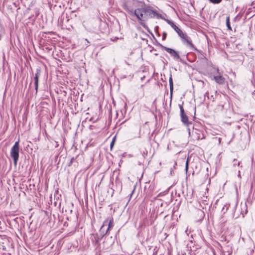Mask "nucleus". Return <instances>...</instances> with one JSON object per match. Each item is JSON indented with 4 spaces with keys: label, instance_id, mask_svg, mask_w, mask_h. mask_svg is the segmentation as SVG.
I'll use <instances>...</instances> for the list:
<instances>
[{
    "label": "nucleus",
    "instance_id": "1",
    "mask_svg": "<svg viewBox=\"0 0 255 255\" xmlns=\"http://www.w3.org/2000/svg\"><path fill=\"white\" fill-rule=\"evenodd\" d=\"M134 14L137 18L140 21V24L145 27L144 21L150 18L157 17L163 19L161 14H158L156 10L149 6L144 5L134 10Z\"/></svg>",
    "mask_w": 255,
    "mask_h": 255
},
{
    "label": "nucleus",
    "instance_id": "2",
    "mask_svg": "<svg viewBox=\"0 0 255 255\" xmlns=\"http://www.w3.org/2000/svg\"><path fill=\"white\" fill-rule=\"evenodd\" d=\"M163 19L168 23L178 33L179 36L184 39V41L187 42L188 46H193V45L191 43V39L185 33H184L174 23V22L168 19H166L165 18H163Z\"/></svg>",
    "mask_w": 255,
    "mask_h": 255
},
{
    "label": "nucleus",
    "instance_id": "3",
    "mask_svg": "<svg viewBox=\"0 0 255 255\" xmlns=\"http://www.w3.org/2000/svg\"><path fill=\"white\" fill-rule=\"evenodd\" d=\"M19 142L16 141L10 150V156L13 159L15 165L17 164L19 158Z\"/></svg>",
    "mask_w": 255,
    "mask_h": 255
},
{
    "label": "nucleus",
    "instance_id": "4",
    "mask_svg": "<svg viewBox=\"0 0 255 255\" xmlns=\"http://www.w3.org/2000/svg\"><path fill=\"white\" fill-rule=\"evenodd\" d=\"M214 79L219 84H223L225 83V78L221 75L214 76Z\"/></svg>",
    "mask_w": 255,
    "mask_h": 255
},
{
    "label": "nucleus",
    "instance_id": "5",
    "mask_svg": "<svg viewBox=\"0 0 255 255\" xmlns=\"http://www.w3.org/2000/svg\"><path fill=\"white\" fill-rule=\"evenodd\" d=\"M166 50L174 58L178 59L179 58V54L173 49H166Z\"/></svg>",
    "mask_w": 255,
    "mask_h": 255
},
{
    "label": "nucleus",
    "instance_id": "6",
    "mask_svg": "<svg viewBox=\"0 0 255 255\" xmlns=\"http://www.w3.org/2000/svg\"><path fill=\"white\" fill-rule=\"evenodd\" d=\"M38 77H39V73L37 72L35 74V76L34 78V85H35V90L36 91H37L38 87Z\"/></svg>",
    "mask_w": 255,
    "mask_h": 255
},
{
    "label": "nucleus",
    "instance_id": "7",
    "mask_svg": "<svg viewBox=\"0 0 255 255\" xmlns=\"http://www.w3.org/2000/svg\"><path fill=\"white\" fill-rule=\"evenodd\" d=\"M182 122L185 125H188L189 123L188 122V120L187 116L186 114L180 115Z\"/></svg>",
    "mask_w": 255,
    "mask_h": 255
},
{
    "label": "nucleus",
    "instance_id": "8",
    "mask_svg": "<svg viewBox=\"0 0 255 255\" xmlns=\"http://www.w3.org/2000/svg\"><path fill=\"white\" fill-rule=\"evenodd\" d=\"M113 227V220L112 219V220H111L108 223V229L107 231V232H108L109 230L112 228Z\"/></svg>",
    "mask_w": 255,
    "mask_h": 255
},
{
    "label": "nucleus",
    "instance_id": "9",
    "mask_svg": "<svg viewBox=\"0 0 255 255\" xmlns=\"http://www.w3.org/2000/svg\"><path fill=\"white\" fill-rule=\"evenodd\" d=\"M169 84L171 93H172V91L173 90V81L171 77L169 78Z\"/></svg>",
    "mask_w": 255,
    "mask_h": 255
},
{
    "label": "nucleus",
    "instance_id": "10",
    "mask_svg": "<svg viewBox=\"0 0 255 255\" xmlns=\"http://www.w3.org/2000/svg\"><path fill=\"white\" fill-rule=\"evenodd\" d=\"M211 2L215 4L220 3L222 0H209Z\"/></svg>",
    "mask_w": 255,
    "mask_h": 255
},
{
    "label": "nucleus",
    "instance_id": "11",
    "mask_svg": "<svg viewBox=\"0 0 255 255\" xmlns=\"http://www.w3.org/2000/svg\"><path fill=\"white\" fill-rule=\"evenodd\" d=\"M180 115L185 114L183 108L182 106H180Z\"/></svg>",
    "mask_w": 255,
    "mask_h": 255
},
{
    "label": "nucleus",
    "instance_id": "12",
    "mask_svg": "<svg viewBox=\"0 0 255 255\" xmlns=\"http://www.w3.org/2000/svg\"><path fill=\"white\" fill-rule=\"evenodd\" d=\"M167 36V33L166 32H163L162 34V39L164 40Z\"/></svg>",
    "mask_w": 255,
    "mask_h": 255
},
{
    "label": "nucleus",
    "instance_id": "13",
    "mask_svg": "<svg viewBox=\"0 0 255 255\" xmlns=\"http://www.w3.org/2000/svg\"><path fill=\"white\" fill-rule=\"evenodd\" d=\"M234 165L235 166V165H236L237 164L238 165H240V162H237V160H236V159H234Z\"/></svg>",
    "mask_w": 255,
    "mask_h": 255
},
{
    "label": "nucleus",
    "instance_id": "14",
    "mask_svg": "<svg viewBox=\"0 0 255 255\" xmlns=\"http://www.w3.org/2000/svg\"><path fill=\"white\" fill-rule=\"evenodd\" d=\"M227 25L229 28H230V24H229V18L228 17L227 19Z\"/></svg>",
    "mask_w": 255,
    "mask_h": 255
},
{
    "label": "nucleus",
    "instance_id": "15",
    "mask_svg": "<svg viewBox=\"0 0 255 255\" xmlns=\"http://www.w3.org/2000/svg\"><path fill=\"white\" fill-rule=\"evenodd\" d=\"M204 138H205V136L204 135H203L202 137H201L199 135L197 136V139L198 140H199L200 139H204Z\"/></svg>",
    "mask_w": 255,
    "mask_h": 255
},
{
    "label": "nucleus",
    "instance_id": "16",
    "mask_svg": "<svg viewBox=\"0 0 255 255\" xmlns=\"http://www.w3.org/2000/svg\"><path fill=\"white\" fill-rule=\"evenodd\" d=\"M188 167V159L187 160L186 162V170H187Z\"/></svg>",
    "mask_w": 255,
    "mask_h": 255
},
{
    "label": "nucleus",
    "instance_id": "17",
    "mask_svg": "<svg viewBox=\"0 0 255 255\" xmlns=\"http://www.w3.org/2000/svg\"><path fill=\"white\" fill-rule=\"evenodd\" d=\"M114 144V141L113 140L112 142L111 143V147L112 148Z\"/></svg>",
    "mask_w": 255,
    "mask_h": 255
},
{
    "label": "nucleus",
    "instance_id": "18",
    "mask_svg": "<svg viewBox=\"0 0 255 255\" xmlns=\"http://www.w3.org/2000/svg\"><path fill=\"white\" fill-rule=\"evenodd\" d=\"M218 140H219V143H220L221 140V138L220 137H219L218 138Z\"/></svg>",
    "mask_w": 255,
    "mask_h": 255
},
{
    "label": "nucleus",
    "instance_id": "19",
    "mask_svg": "<svg viewBox=\"0 0 255 255\" xmlns=\"http://www.w3.org/2000/svg\"><path fill=\"white\" fill-rule=\"evenodd\" d=\"M238 176H239V177H240V178H241V175H240V171H239V175H238Z\"/></svg>",
    "mask_w": 255,
    "mask_h": 255
},
{
    "label": "nucleus",
    "instance_id": "20",
    "mask_svg": "<svg viewBox=\"0 0 255 255\" xmlns=\"http://www.w3.org/2000/svg\"><path fill=\"white\" fill-rule=\"evenodd\" d=\"M106 222H104V223L103 225V226H102V228H103L104 227V226L106 225Z\"/></svg>",
    "mask_w": 255,
    "mask_h": 255
},
{
    "label": "nucleus",
    "instance_id": "21",
    "mask_svg": "<svg viewBox=\"0 0 255 255\" xmlns=\"http://www.w3.org/2000/svg\"><path fill=\"white\" fill-rule=\"evenodd\" d=\"M143 16H144V12H141Z\"/></svg>",
    "mask_w": 255,
    "mask_h": 255
},
{
    "label": "nucleus",
    "instance_id": "22",
    "mask_svg": "<svg viewBox=\"0 0 255 255\" xmlns=\"http://www.w3.org/2000/svg\"><path fill=\"white\" fill-rule=\"evenodd\" d=\"M129 12L131 13H132V11H131V10H129Z\"/></svg>",
    "mask_w": 255,
    "mask_h": 255
}]
</instances>
